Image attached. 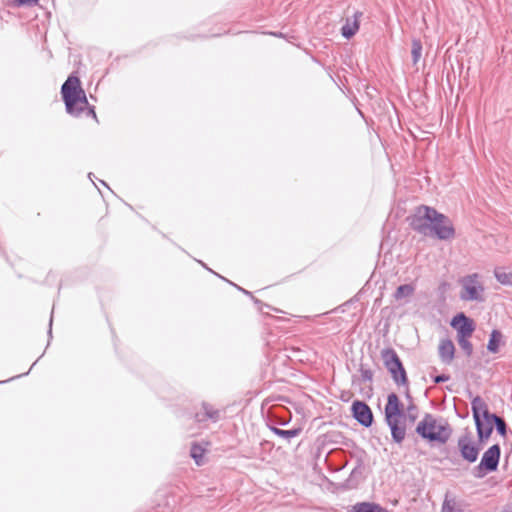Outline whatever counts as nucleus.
Here are the masks:
<instances>
[{
    "label": "nucleus",
    "mask_w": 512,
    "mask_h": 512,
    "mask_svg": "<svg viewBox=\"0 0 512 512\" xmlns=\"http://www.w3.org/2000/svg\"><path fill=\"white\" fill-rule=\"evenodd\" d=\"M414 290H415L414 286H412L410 284L400 285L396 289L394 297L396 300H400L402 298L409 297L414 293Z\"/></svg>",
    "instance_id": "obj_23"
},
{
    "label": "nucleus",
    "mask_w": 512,
    "mask_h": 512,
    "mask_svg": "<svg viewBox=\"0 0 512 512\" xmlns=\"http://www.w3.org/2000/svg\"><path fill=\"white\" fill-rule=\"evenodd\" d=\"M287 322L285 318L282 317H273L272 322L268 323L270 326V332H269V338L267 340V344L271 346L273 349L281 350L283 346L284 351H286V340L288 337H285L283 341H280L283 336H285L286 332L283 330L285 329L284 325ZM288 360V355L285 354V352H280L278 355H276L275 359L273 360V367L276 368L278 363L282 362L283 364L286 363Z\"/></svg>",
    "instance_id": "obj_4"
},
{
    "label": "nucleus",
    "mask_w": 512,
    "mask_h": 512,
    "mask_svg": "<svg viewBox=\"0 0 512 512\" xmlns=\"http://www.w3.org/2000/svg\"><path fill=\"white\" fill-rule=\"evenodd\" d=\"M503 335L499 330H493L487 344V349L491 353H497L502 343Z\"/></svg>",
    "instance_id": "obj_20"
},
{
    "label": "nucleus",
    "mask_w": 512,
    "mask_h": 512,
    "mask_svg": "<svg viewBox=\"0 0 512 512\" xmlns=\"http://www.w3.org/2000/svg\"><path fill=\"white\" fill-rule=\"evenodd\" d=\"M266 34H269V35H272V36H275V37H279V38H284V39H287V37H288V33L282 32V31L267 32Z\"/></svg>",
    "instance_id": "obj_33"
},
{
    "label": "nucleus",
    "mask_w": 512,
    "mask_h": 512,
    "mask_svg": "<svg viewBox=\"0 0 512 512\" xmlns=\"http://www.w3.org/2000/svg\"><path fill=\"white\" fill-rule=\"evenodd\" d=\"M37 361H38V359L35 362H33L32 366L29 369V371L36 365Z\"/></svg>",
    "instance_id": "obj_38"
},
{
    "label": "nucleus",
    "mask_w": 512,
    "mask_h": 512,
    "mask_svg": "<svg viewBox=\"0 0 512 512\" xmlns=\"http://www.w3.org/2000/svg\"><path fill=\"white\" fill-rule=\"evenodd\" d=\"M475 424H476L479 441L485 442L486 440H488L493 431V426L495 425L494 420H491L490 418L482 417V419L475 422Z\"/></svg>",
    "instance_id": "obj_17"
},
{
    "label": "nucleus",
    "mask_w": 512,
    "mask_h": 512,
    "mask_svg": "<svg viewBox=\"0 0 512 512\" xmlns=\"http://www.w3.org/2000/svg\"><path fill=\"white\" fill-rule=\"evenodd\" d=\"M101 184H103L105 187H107V189L110 190V188L108 187V185L104 181L101 180Z\"/></svg>",
    "instance_id": "obj_37"
},
{
    "label": "nucleus",
    "mask_w": 512,
    "mask_h": 512,
    "mask_svg": "<svg viewBox=\"0 0 512 512\" xmlns=\"http://www.w3.org/2000/svg\"><path fill=\"white\" fill-rule=\"evenodd\" d=\"M457 445L463 459L469 463H474L477 460L480 448L473 441L469 432L458 439Z\"/></svg>",
    "instance_id": "obj_8"
},
{
    "label": "nucleus",
    "mask_w": 512,
    "mask_h": 512,
    "mask_svg": "<svg viewBox=\"0 0 512 512\" xmlns=\"http://www.w3.org/2000/svg\"><path fill=\"white\" fill-rule=\"evenodd\" d=\"M61 96L69 115L79 117L85 112L87 117L97 120L95 107L89 104L80 78L75 72L71 73L62 84Z\"/></svg>",
    "instance_id": "obj_2"
},
{
    "label": "nucleus",
    "mask_w": 512,
    "mask_h": 512,
    "mask_svg": "<svg viewBox=\"0 0 512 512\" xmlns=\"http://www.w3.org/2000/svg\"><path fill=\"white\" fill-rule=\"evenodd\" d=\"M451 325L457 330V337H471L474 331L473 321L463 313L456 315Z\"/></svg>",
    "instance_id": "obj_11"
},
{
    "label": "nucleus",
    "mask_w": 512,
    "mask_h": 512,
    "mask_svg": "<svg viewBox=\"0 0 512 512\" xmlns=\"http://www.w3.org/2000/svg\"><path fill=\"white\" fill-rule=\"evenodd\" d=\"M297 434H298L297 430H290V432H289L290 438L296 436Z\"/></svg>",
    "instance_id": "obj_36"
},
{
    "label": "nucleus",
    "mask_w": 512,
    "mask_h": 512,
    "mask_svg": "<svg viewBox=\"0 0 512 512\" xmlns=\"http://www.w3.org/2000/svg\"><path fill=\"white\" fill-rule=\"evenodd\" d=\"M416 432L430 442L441 444L446 443L451 435L449 425L432 414H425L423 419L417 424Z\"/></svg>",
    "instance_id": "obj_3"
},
{
    "label": "nucleus",
    "mask_w": 512,
    "mask_h": 512,
    "mask_svg": "<svg viewBox=\"0 0 512 512\" xmlns=\"http://www.w3.org/2000/svg\"><path fill=\"white\" fill-rule=\"evenodd\" d=\"M495 278L503 285H512V273L506 272L502 268H496L494 271Z\"/></svg>",
    "instance_id": "obj_22"
},
{
    "label": "nucleus",
    "mask_w": 512,
    "mask_h": 512,
    "mask_svg": "<svg viewBox=\"0 0 512 512\" xmlns=\"http://www.w3.org/2000/svg\"><path fill=\"white\" fill-rule=\"evenodd\" d=\"M221 419V411L208 402L203 401L200 408L194 414V420L198 424L207 422L217 423Z\"/></svg>",
    "instance_id": "obj_9"
},
{
    "label": "nucleus",
    "mask_w": 512,
    "mask_h": 512,
    "mask_svg": "<svg viewBox=\"0 0 512 512\" xmlns=\"http://www.w3.org/2000/svg\"><path fill=\"white\" fill-rule=\"evenodd\" d=\"M442 512H470L465 504L455 502L454 500H446L443 504Z\"/></svg>",
    "instance_id": "obj_21"
},
{
    "label": "nucleus",
    "mask_w": 512,
    "mask_h": 512,
    "mask_svg": "<svg viewBox=\"0 0 512 512\" xmlns=\"http://www.w3.org/2000/svg\"><path fill=\"white\" fill-rule=\"evenodd\" d=\"M15 5L18 7L21 6H32L38 3L39 0H13Z\"/></svg>",
    "instance_id": "obj_30"
},
{
    "label": "nucleus",
    "mask_w": 512,
    "mask_h": 512,
    "mask_svg": "<svg viewBox=\"0 0 512 512\" xmlns=\"http://www.w3.org/2000/svg\"><path fill=\"white\" fill-rule=\"evenodd\" d=\"M490 419L494 420V424H495L497 432L502 437H506V435H507V425H506L504 419H502L501 417H499V416H497L495 414L493 416H491Z\"/></svg>",
    "instance_id": "obj_25"
},
{
    "label": "nucleus",
    "mask_w": 512,
    "mask_h": 512,
    "mask_svg": "<svg viewBox=\"0 0 512 512\" xmlns=\"http://www.w3.org/2000/svg\"><path fill=\"white\" fill-rule=\"evenodd\" d=\"M412 61L416 65L422 56V44L418 39H413L411 49Z\"/></svg>",
    "instance_id": "obj_24"
},
{
    "label": "nucleus",
    "mask_w": 512,
    "mask_h": 512,
    "mask_svg": "<svg viewBox=\"0 0 512 512\" xmlns=\"http://www.w3.org/2000/svg\"><path fill=\"white\" fill-rule=\"evenodd\" d=\"M449 380V376L448 375H445V374H442V375H438L434 378V382L435 383H442V382H446Z\"/></svg>",
    "instance_id": "obj_34"
},
{
    "label": "nucleus",
    "mask_w": 512,
    "mask_h": 512,
    "mask_svg": "<svg viewBox=\"0 0 512 512\" xmlns=\"http://www.w3.org/2000/svg\"><path fill=\"white\" fill-rule=\"evenodd\" d=\"M362 17V12H355L352 18H347L345 24L341 28V34L343 37L350 39L353 37L359 30L360 27V18Z\"/></svg>",
    "instance_id": "obj_14"
},
{
    "label": "nucleus",
    "mask_w": 512,
    "mask_h": 512,
    "mask_svg": "<svg viewBox=\"0 0 512 512\" xmlns=\"http://www.w3.org/2000/svg\"><path fill=\"white\" fill-rule=\"evenodd\" d=\"M28 373H29V371H28V372H25V373H22V374H20V375H17V376L11 377V378H10V379H8V380L0 381V385H1V384L6 383V382H8V381H12V380H14V379H16V378H19V377H22V376H26V375H28Z\"/></svg>",
    "instance_id": "obj_35"
},
{
    "label": "nucleus",
    "mask_w": 512,
    "mask_h": 512,
    "mask_svg": "<svg viewBox=\"0 0 512 512\" xmlns=\"http://www.w3.org/2000/svg\"><path fill=\"white\" fill-rule=\"evenodd\" d=\"M52 323H53V311L51 312L50 320H49V329H48V344H50V340L52 339Z\"/></svg>",
    "instance_id": "obj_32"
},
{
    "label": "nucleus",
    "mask_w": 512,
    "mask_h": 512,
    "mask_svg": "<svg viewBox=\"0 0 512 512\" xmlns=\"http://www.w3.org/2000/svg\"><path fill=\"white\" fill-rule=\"evenodd\" d=\"M415 407L413 405L409 406L408 407V410L410 411L411 409H414Z\"/></svg>",
    "instance_id": "obj_39"
},
{
    "label": "nucleus",
    "mask_w": 512,
    "mask_h": 512,
    "mask_svg": "<svg viewBox=\"0 0 512 512\" xmlns=\"http://www.w3.org/2000/svg\"><path fill=\"white\" fill-rule=\"evenodd\" d=\"M461 291L460 298L464 301H484V285L481 276L473 273L460 279Z\"/></svg>",
    "instance_id": "obj_5"
},
{
    "label": "nucleus",
    "mask_w": 512,
    "mask_h": 512,
    "mask_svg": "<svg viewBox=\"0 0 512 512\" xmlns=\"http://www.w3.org/2000/svg\"><path fill=\"white\" fill-rule=\"evenodd\" d=\"M411 226L425 236L434 235L440 240L451 239L455 234L450 220L428 206H421L416 210Z\"/></svg>",
    "instance_id": "obj_1"
},
{
    "label": "nucleus",
    "mask_w": 512,
    "mask_h": 512,
    "mask_svg": "<svg viewBox=\"0 0 512 512\" xmlns=\"http://www.w3.org/2000/svg\"><path fill=\"white\" fill-rule=\"evenodd\" d=\"M470 337H457L458 344L465 353L470 356L473 352L472 343L469 341Z\"/></svg>",
    "instance_id": "obj_26"
},
{
    "label": "nucleus",
    "mask_w": 512,
    "mask_h": 512,
    "mask_svg": "<svg viewBox=\"0 0 512 512\" xmlns=\"http://www.w3.org/2000/svg\"><path fill=\"white\" fill-rule=\"evenodd\" d=\"M198 262H199V263H200L204 268H206L208 271L212 272L213 274H215L216 276L220 277L221 279H223V280L227 281L229 284H231L232 286L236 287L239 291H241V292H242V290H243V288H242V287H240V286L236 285L235 283H233V282H231V281L227 280L226 278H224V277L220 276L219 274H217L216 272H214L213 270H211L210 268H208V267L206 266V264H205V263H203L202 261L198 260Z\"/></svg>",
    "instance_id": "obj_29"
},
{
    "label": "nucleus",
    "mask_w": 512,
    "mask_h": 512,
    "mask_svg": "<svg viewBox=\"0 0 512 512\" xmlns=\"http://www.w3.org/2000/svg\"><path fill=\"white\" fill-rule=\"evenodd\" d=\"M402 416V403L395 393H391L387 397L385 406V420L400 419Z\"/></svg>",
    "instance_id": "obj_12"
},
{
    "label": "nucleus",
    "mask_w": 512,
    "mask_h": 512,
    "mask_svg": "<svg viewBox=\"0 0 512 512\" xmlns=\"http://www.w3.org/2000/svg\"><path fill=\"white\" fill-rule=\"evenodd\" d=\"M354 418L363 426L369 427L373 422V414L370 407L362 401H354L352 404Z\"/></svg>",
    "instance_id": "obj_10"
},
{
    "label": "nucleus",
    "mask_w": 512,
    "mask_h": 512,
    "mask_svg": "<svg viewBox=\"0 0 512 512\" xmlns=\"http://www.w3.org/2000/svg\"><path fill=\"white\" fill-rule=\"evenodd\" d=\"M351 512H389L375 503L361 502L352 506Z\"/></svg>",
    "instance_id": "obj_19"
},
{
    "label": "nucleus",
    "mask_w": 512,
    "mask_h": 512,
    "mask_svg": "<svg viewBox=\"0 0 512 512\" xmlns=\"http://www.w3.org/2000/svg\"><path fill=\"white\" fill-rule=\"evenodd\" d=\"M210 445L207 441H194L190 447V457L195 461L196 465L201 466L204 464V455L208 451Z\"/></svg>",
    "instance_id": "obj_15"
},
{
    "label": "nucleus",
    "mask_w": 512,
    "mask_h": 512,
    "mask_svg": "<svg viewBox=\"0 0 512 512\" xmlns=\"http://www.w3.org/2000/svg\"><path fill=\"white\" fill-rule=\"evenodd\" d=\"M471 409L473 413V417L475 422L479 421L483 418H490L494 414L490 413L487 407V404L484 400L477 396L471 402Z\"/></svg>",
    "instance_id": "obj_16"
},
{
    "label": "nucleus",
    "mask_w": 512,
    "mask_h": 512,
    "mask_svg": "<svg viewBox=\"0 0 512 512\" xmlns=\"http://www.w3.org/2000/svg\"><path fill=\"white\" fill-rule=\"evenodd\" d=\"M271 430L278 436L288 439V429H280L277 427H271Z\"/></svg>",
    "instance_id": "obj_31"
},
{
    "label": "nucleus",
    "mask_w": 512,
    "mask_h": 512,
    "mask_svg": "<svg viewBox=\"0 0 512 512\" xmlns=\"http://www.w3.org/2000/svg\"><path fill=\"white\" fill-rule=\"evenodd\" d=\"M438 354L441 361L445 364H450L455 355V346L448 338H443L439 342Z\"/></svg>",
    "instance_id": "obj_13"
},
{
    "label": "nucleus",
    "mask_w": 512,
    "mask_h": 512,
    "mask_svg": "<svg viewBox=\"0 0 512 512\" xmlns=\"http://www.w3.org/2000/svg\"><path fill=\"white\" fill-rule=\"evenodd\" d=\"M381 358L395 383L406 385L408 383L406 371L395 350L392 348L383 349L381 351Z\"/></svg>",
    "instance_id": "obj_6"
},
{
    "label": "nucleus",
    "mask_w": 512,
    "mask_h": 512,
    "mask_svg": "<svg viewBox=\"0 0 512 512\" xmlns=\"http://www.w3.org/2000/svg\"><path fill=\"white\" fill-rule=\"evenodd\" d=\"M361 378L363 381H371L373 378V372L370 369H360Z\"/></svg>",
    "instance_id": "obj_28"
},
{
    "label": "nucleus",
    "mask_w": 512,
    "mask_h": 512,
    "mask_svg": "<svg viewBox=\"0 0 512 512\" xmlns=\"http://www.w3.org/2000/svg\"><path fill=\"white\" fill-rule=\"evenodd\" d=\"M386 423L391 429L393 440L401 443L405 438L406 429L405 426L400 425V419H392L391 421H386Z\"/></svg>",
    "instance_id": "obj_18"
},
{
    "label": "nucleus",
    "mask_w": 512,
    "mask_h": 512,
    "mask_svg": "<svg viewBox=\"0 0 512 512\" xmlns=\"http://www.w3.org/2000/svg\"><path fill=\"white\" fill-rule=\"evenodd\" d=\"M242 293L247 295V296H249V297H251V299L257 305V308L259 309L260 312H262L264 314H267V312L264 311V308L273 309L270 305L264 304L262 301H260L259 299L255 298L250 291H248V290L243 288Z\"/></svg>",
    "instance_id": "obj_27"
},
{
    "label": "nucleus",
    "mask_w": 512,
    "mask_h": 512,
    "mask_svg": "<svg viewBox=\"0 0 512 512\" xmlns=\"http://www.w3.org/2000/svg\"><path fill=\"white\" fill-rule=\"evenodd\" d=\"M500 453V446L498 444H495L488 448L484 452L480 463L475 468L477 472L476 476L483 477L487 472L497 470L500 459Z\"/></svg>",
    "instance_id": "obj_7"
}]
</instances>
